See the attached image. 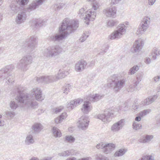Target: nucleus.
<instances>
[{
  "mask_svg": "<svg viewBox=\"0 0 160 160\" xmlns=\"http://www.w3.org/2000/svg\"><path fill=\"white\" fill-rule=\"evenodd\" d=\"M16 88V91L19 95L16 99L19 102L22 104V107L25 109L32 110L37 108L38 104L36 100L41 101L44 99L42 97V91L40 88H34L28 93H22L24 89L21 86H19Z\"/></svg>",
  "mask_w": 160,
  "mask_h": 160,
  "instance_id": "1",
  "label": "nucleus"
},
{
  "mask_svg": "<svg viewBox=\"0 0 160 160\" xmlns=\"http://www.w3.org/2000/svg\"><path fill=\"white\" fill-rule=\"evenodd\" d=\"M78 21L71 20L68 18L65 19L59 28L61 33L51 35L49 36V40L54 42L62 40L77 29L78 27Z\"/></svg>",
  "mask_w": 160,
  "mask_h": 160,
  "instance_id": "2",
  "label": "nucleus"
},
{
  "mask_svg": "<svg viewBox=\"0 0 160 160\" xmlns=\"http://www.w3.org/2000/svg\"><path fill=\"white\" fill-rule=\"evenodd\" d=\"M14 69V67L12 64L2 68L1 72H0V80L6 79L7 80L6 82V84H13L14 82L15 75L12 71Z\"/></svg>",
  "mask_w": 160,
  "mask_h": 160,
  "instance_id": "3",
  "label": "nucleus"
},
{
  "mask_svg": "<svg viewBox=\"0 0 160 160\" xmlns=\"http://www.w3.org/2000/svg\"><path fill=\"white\" fill-rule=\"evenodd\" d=\"M108 82V85L112 88L115 91L118 92L123 87L125 80L120 79L118 75L114 74L111 76Z\"/></svg>",
  "mask_w": 160,
  "mask_h": 160,
  "instance_id": "4",
  "label": "nucleus"
},
{
  "mask_svg": "<svg viewBox=\"0 0 160 160\" xmlns=\"http://www.w3.org/2000/svg\"><path fill=\"white\" fill-rule=\"evenodd\" d=\"M62 51V48L59 45L49 47L45 49L42 51V56L45 58H51L59 55Z\"/></svg>",
  "mask_w": 160,
  "mask_h": 160,
  "instance_id": "5",
  "label": "nucleus"
},
{
  "mask_svg": "<svg viewBox=\"0 0 160 160\" xmlns=\"http://www.w3.org/2000/svg\"><path fill=\"white\" fill-rule=\"evenodd\" d=\"M38 43V38L35 36H32L27 39L22 45L23 47H27L26 50L28 53L32 54L35 52Z\"/></svg>",
  "mask_w": 160,
  "mask_h": 160,
  "instance_id": "6",
  "label": "nucleus"
},
{
  "mask_svg": "<svg viewBox=\"0 0 160 160\" xmlns=\"http://www.w3.org/2000/svg\"><path fill=\"white\" fill-rule=\"evenodd\" d=\"M32 61V55H27L23 57L17 64L18 68L21 70L25 71L28 69V66L31 64Z\"/></svg>",
  "mask_w": 160,
  "mask_h": 160,
  "instance_id": "7",
  "label": "nucleus"
},
{
  "mask_svg": "<svg viewBox=\"0 0 160 160\" xmlns=\"http://www.w3.org/2000/svg\"><path fill=\"white\" fill-rule=\"evenodd\" d=\"M92 8L90 9L87 12L85 19H87L89 21H93L96 17V13L95 11L97 10L99 7V4L97 2H95L93 3Z\"/></svg>",
  "mask_w": 160,
  "mask_h": 160,
  "instance_id": "8",
  "label": "nucleus"
},
{
  "mask_svg": "<svg viewBox=\"0 0 160 160\" xmlns=\"http://www.w3.org/2000/svg\"><path fill=\"white\" fill-rule=\"evenodd\" d=\"M150 19L146 17L143 19L141 22L136 33L138 35L142 34L146 30L150 23Z\"/></svg>",
  "mask_w": 160,
  "mask_h": 160,
  "instance_id": "9",
  "label": "nucleus"
},
{
  "mask_svg": "<svg viewBox=\"0 0 160 160\" xmlns=\"http://www.w3.org/2000/svg\"><path fill=\"white\" fill-rule=\"evenodd\" d=\"M114 111L110 109H106L104 114H101L98 115V118L101 120L105 123L110 122L112 118Z\"/></svg>",
  "mask_w": 160,
  "mask_h": 160,
  "instance_id": "10",
  "label": "nucleus"
},
{
  "mask_svg": "<svg viewBox=\"0 0 160 160\" xmlns=\"http://www.w3.org/2000/svg\"><path fill=\"white\" fill-rule=\"evenodd\" d=\"M37 81L39 82L49 83L56 81L55 75H50L38 77Z\"/></svg>",
  "mask_w": 160,
  "mask_h": 160,
  "instance_id": "11",
  "label": "nucleus"
},
{
  "mask_svg": "<svg viewBox=\"0 0 160 160\" xmlns=\"http://www.w3.org/2000/svg\"><path fill=\"white\" fill-rule=\"evenodd\" d=\"M89 122L88 117L82 116L80 118L78 122V127L79 129L82 130L86 129L88 126Z\"/></svg>",
  "mask_w": 160,
  "mask_h": 160,
  "instance_id": "12",
  "label": "nucleus"
},
{
  "mask_svg": "<svg viewBox=\"0 0 160 160\" xmlns=\"http://www.w3.org/2000/svg\"><path fill=\"white\" fill-rule=\"evenodd\" d=\"M125 120L122 119L114 123L111 126V130L113 132H118L122 129L125 124Z\"/></svg>",
  "mask_w": 160,
  "mask_h": 160,
  "instance_id": "13",
  "label": "nucleus"
},
{
  "mask_svg": "<svg viewBox=\"0 0 160 160\" xmlns=\"http://www.w3.org/2000/svg\"><path fill=\"white\" fill-rule=\"evenodd\" d=\"M87 65V62L86 61L81 59L76 63L75 69L77 72H81L86 68Z\"/></svg>",
  "mask_w": 160,
  "mask_h": 160,
  "instance_id": "14",
  "label": "nucleus"
},
{
  "mask_svg": "<svg viewBox=\"0 0 160 160\" xmlns=\"http://www.w3.org/2000/svg\"><path fill=\"white\" fill-rule=\"evenodd\" d=\"M27 14L24 11L19 12L17 15L15 19V22L17 24H20L24 22L27 18Z\"/></svg>",
  "mask_w": 160,
  "mask_h": 160,
  "instance_id": "15",
  "label": "nucleus"
},
{
  "mask_svg": "<svg viewBox=\"0 0 160 160\" xmlns=\"http://www.w3.org/2000/svg\"><path fill=\"white\" fill-rule=\"evenodd\" d=\"M82 101L83 100L80 98L75 99L69 102L68 103L67 105V108L69 109L72 110L81 104Z\"/></svg>",
  "mask_w": 160,
  "mask_h": 160,
  "instance_id": "16",
  "label": "nucleus"
},
{
  "mask_svg": "<svg viewBox=\"0 0 160 160\" xmlns=\"http://www.w3.org/2000/svg\"><path fill=\"white\" fill-rule=\"evenodd\" d=\"M143 45V42L141 39L135 40L133 45V49L135 52H138L142 48Z\"/></svg>",
  "mask_w": 160,
  "mask_h": 160,
  "instance_id": "17",
  "label": "nucleus"
},
{
  "mask_svg": "<svg viewBox=\"0 0 160 160\" xmlns=\"http://www.w3.org/2000/svg\"><path fill=\"white\" fill-rule=\"evenodd\" d=\"M142 77V75L140 73L137 75V81L136 80L133 81L132 82V84H131V92H133L137 90V85L139 82L141 80Z\"/></svg>",
  "mask_w": 160,
  "mask_h": 160,
  "instance_id": "18",
  "label": "nucleus"
},
{
  "mask_svg": "<svg viewBox=\"0 0 160 160\" xmlns=\"http://www.w3.org/2000/svg\"><path fill=\"white\" fill-rule=\"evenodd\" d=\"M129 26V22H125L123 23L119 24L117 27V29L123 35L124 34L128 28Z\"/></svg>",
  "mask_w": 160,
  "mask_h": 160,
  "instance_id": "19",
  "label": "nucleus"
},
{
  "mask_svg": "<svg viewBox=\"0 0 160 160\" xmlns=\"http://www.w3.org/2000/svg\"><path fill=\"white\" fill-rule=\"evenodd\" d=\"M92 109L91 103L88 101H85L81 108L82 112L84 113L87 114Z\"/></svg>",
  "mask_w": 160,
  "mask_h": 160,
  "instance_id": "20",
  "label": "nucleus"
},
{
  "mask_svg": "<svg viewBox=\"0 0 160 160\" xmlns=\"http://www.w3.org/2000/svg\"><path fill=\"white\" fill-rule=\"evenodd\" d=\"M104 147L103 149V151L106 154L110 153L115 148L116 145L113 143H109L104 144Z\"/></svg>",
  "mask_w": 160,
  "mask_h": 160,
  "instance_id": "21",
  "label": "nucleus"
},
{
  "mask_svg": "<svg viewBox=\"0 0 160 160\" xmlns=\"http://www.w3.org/2000/svg\"><path fill=\"white\" fill-rule=\"evenodd\" d=\"M44 0H35L29 6V8H28V10L30 11L33 10L36 8L38 7L40 5H42Z\"/></svg>",
  "mask_w": 160,
  "mask_h": 160,
  "instance_id": "22",
  "label": "nucleus"
},
{
  "mask_svg": "<svg viewBox=\"0 0 160 160\" xmlns=\"http://www.w3.org/2000/svg\"><path fill=\"white\" fill-rule=\"evenodd\" d=\"M157 98L158 96L156 95L149 97L142 100L141 103L143 105H148L153 102Z\"/></svg>",
  "mask_w": 160,
  "mask_h": 160,
  "instance_id": "23",
  "label": "nucleus"
},
{
  "mask_svg": "<svg viewBox=\"0 0 160 160\" xmlns=\"http://www.w3.org/2000/svg\"><path fill=\"white\" fill-rule=\"evenodd\" d=\"M116 8L114 6H111L106 10V16L109 17H115L116 16Z\"/></svg>",
  "mask_w": 160,
  "mask_h": 160,
  "instance_id": "24",
  "label": "nucleus"
},
{
  "mask_svg": "<svg viewBox=\"0 0 160 160\" xmlns=\"http://www.w3.org/2000/svg\"><path fill=\"white\" fill-rule=\"evenodd\" d=\"M102 97L98 94H91L87 96V99L90 101L96 102L100 100Z\"/></svg>",
  "mask_w": 160,
  "mask_h": 160,
  "instance_id": "25",
  "label": "nucleus"
},
{
  "mask_svg": "<svg viewBox=\"0 0 160 160\" xmlns=\"http://www.w3.org/2000/svg\"><path fill=\"white\" fill-rule=\"evenodd\" d=\"M123 35L117 30L114 31L108 36V38L111 40L118 39L122 38Z\"/></svg>",
  "mask_w": 160,
  "mask_h": 160,
  "instance_id": "26",
  "label": "nucleus"
},
{
  "mask_svg": "<svg viewBox=\"0 0 160 160\" xmlns=\"http://www.w3.org/2000/svg\"><path fill=\"white\" fill-rule=\"evenodd\" d=\"M152 135H147L142 136L139 139V142L142 143H148L153 138Z\"/></svg>",
  "mask_w": 160,
  "mask_h": 160,
  "instance_id": "27",
  "label": "nucleus"
},
{
  "mask_svg": "<svg viewBox=\"0 0 160 160\" xmlns=\"http://www.w3.org/2000/svg\"><path fill=\"white\" fill-rule=\"evenodd\" d=\"M20 5L17 2L15 3H12L10 5L11 10L15 13H17L20 9Z\"/></svg>",
  "mask_w": 160,
  "mask_h": 160,
  "instance_id": "28",
  "label": "nucleus"
},
{
  "mask_svg": "<svg viewBox=\"0 0 160 160\" xmlns=\"http://www.w3.org/2000/svg\"><path fill=\"white\" fill-rule=\"evenodd\" d=\"M68 74V72L67 71H64L63 72L59 71L58 73V75H55V78L56 81L60 79H62L65 77Z\"/></svg>",
  "mask_w": 160,
  "mask_h": 160,
  "instance_id": "29",
  "label": "nucleus"
},
{
  "mask_svg": "<svg viewBox=\"0 0 160 160\" xmlns=\"http://www.w3.org/2000/svg\"><path fill=\"white\" fill-rule=\"evenodd\" d=\"M160 55V51L156 48H153L151 54V58L153 60H155L157 58V56Z\"/></svg>",
  "mask_w": 160,
  "mask_h": 160,
  "instance_id": "30",
  "label": "nucleus"
},
{
  "mask_svg": "<svg viewBox=\"0 0 160 160\" xmlns=\"http://www.w3.org/2000/svg\"><path fill=\"white\" fill-rule=\"evenodd\" d=\"M67 115L66 112L62 113L59 117H58L55 119L56 123L58 124L61 123L63 120L67 117Z\"/></svg>",
  "mask_w": 160,
  "mask_h": 160,
  "instance_id": "31",
  "label": "nucleus"
},
{
  "mask_svg": "<svg viewBox=\"0 0 160 160\" xmlns=\"http://www.w3.org/2000/svg\"><path fill=\"white\" fill-rule=\"evenodd\" d=\"M34 142L33 137L31 134L28 135L25 140V143L27 145H29L32 144Z\"/></svg>",
  "mask_w": 160,
  "mask_h": 160,
  "instance_id": "32",
  "label": "nucleus"
},
{
  "mask_svg": "<svg viewBox=\"0 0 160 160\" xmlns=\"http://www.w3.org/2000/svg\"><path fill=\"white\" fill-rule=\"evenodd\" d=\"M32 129L36 132H40L42 129V126L40 123H36L32 126Z\"/></svg>",
  "mask_w": 160,
  "mask_h": 160,
  "instance_id": "33",
  "label": "nucleus"
},
{
  "mask_svg": "<svg viewBox=\"0 0 160 160\" xmlns=\"http://www.w3.org/2000/svg\"><path fill=\"white\" fill-rule=\"evenodd\" d=\"M52 132L55 137H60L61 136V133L60 130L56 127H53Z\"/></svg>",
  "mask_w": 160,
  "mask_h": 160,
  "instance_id": "34",
  "label": "nucleus"
},
{
  "mask_svg": "<svg viewBox=\"0 0 160 160\" xmlns=\"http://www.w3.org/2000/svg\"><path fill=\"white\" fill-rule=\"evenodd\" d=\"M71 89L72 86L70 84H65L62 88V91L64 93L67 94Z\"/></svg>",
  "mask_w": 160,
  "mask_h": 160,
  "instance_id": "35",
  "label": "nucleus"
},
{
  "mask_svg": "<svg viewBox=\"0 0 160 160\" xmlns=\"http://www.w3.org/2000/svg\"><path fill=\"white\" fill-rule=\"evenodd\" d=\"M127 151L124 149H120L114 153L115 157H120L124 155Z\"/></svg>",
  "mask_w": 160,
  "mask_h": 160,
  "instance_id": "36",
  "label": "nucleus"
},
{
  "mask_svg": "<svg viewBox=\"0 0 160 160\" xmlns=\"http://www.w3.org/2000/svg\"><path fill=\"white\" fill-rule=\"evenodd\" d=\"M9 105L10 107L13 110H16L18 106L17 102L14 101H11Z\"/></svg>",
  "mask_w": 160,
  "mask_h": 160,
  "instance_id": "37",
  "label": "nucleus"
},
{
  "mask_svg": "<svg viewBox=\"0 0 160 160\" xmlns=\"http://www.w3.org/2000/svg\"><path fill=\"white\" fill-rule=\"evenodd\" d=\"M139 160H154V156L152 154L151 155L147 154L143 156Z\"/></svg>",
  "mask_w": 160,
  "mask_h": 160,
  "instance_id": "38",
  "label": "nucleus"
},
{
  "mask_svg": "<svg viewBox=\"0 0 160 160\" xmlns=\"http://www.w3.org/2000/svg\"><path fill=\"white\" fill-rule=\"evenodd\" d=\"M65 138V141L69 143L73 142L75 140V139L73 137L70 135L66 136Z\"/></svg>",
  "mask_w": 160,
  "mask_h": 160,
  "instance_id": "39",
  "label": "nucleus"
},
{
  "mask_svg": "<svg viewBox=\"0 0 160 160\" xmlns=\"http://www.w3.org/2000/svg\"><path fill=\"white\" fill-rule=\"evenodd\" d=\"M42 22L41 20L37 19L35 21H34L32 22V25L36 27L41 26L42 25L41 23Z\"/></svg>",
  "mask_w": 160,
  "mask_h": 160,
  "instance_id": "40",
  "label": "nucleus"
},
{
  "mask_svg": "<svg viewBox=\"0 0 160 160\" xmlns=\"http://www.w3.org/2000/svg\"><path fill=\"white\" fill-rule=\"evenodd\" d=\"M96 160H108V158L101 154H97L96 156Z\"/></svg>",
  "mask_w": 160,
  "mask_h": 160,
  "instance_id": "41",
  "label": "nucleus"
},
{
  "mask_svg": "<svg viewBox=\"0 0 160 160\" xmlns=\"http://www.w3.org/2000/svg\"><path fill=\"white\" fill-rule=\"evenodd\" d=\"M151 112L150 109H146L140 112L139 113V116L142 117L147 114Z\"/></svg>",
  "mask_w": 160,
  "mask_h": 160,
  "instance_id": "42",
  "label": "nucleus"
},
{
  "mask_svg": "<svg viewBox=\"0 0 160 160\" xmlns=\"http://www.w3.org/2000/svg\"><path fill=\"white\" fill-rule=\"evenodd\" d=\"M63 4H55L52 7V8L55 11H58L62 8Z\"/></svg>",
  "mask_w": 160,
  "mask_h": 160,
  "instance_id": "43",
  "label": "nucleus"
},
{
  "mask_svg": "<svg viewBox=\"0 0 160 160\" xmlns=\"http://www.w3.org/2000/svg\"><path fill=\"white\" fill-rule=\"evenodd\" d=\"M87 12L85 11V9L83 8H82L79 10V11L78 12V13L81 15L82 18V17L84 16V14H86L85 17L84 18V19L85 20V17H86ZM80 17H81V16H80ZM86 20L88 21L87 19H86Z\"/></svg>",
  "mask_w": 160,
  "mask_h": 160,
  "instance_id": "44",
  "label": "nucleus"
},
{
  "mask_svg": "<svg viewBox=\"0 0 160 160\" xmlns=\"http://www.w3.org/2000/svg\"><path fill=\"white\" fill-rule=\"evenodd\" d=\"M139 68V66L137 65H135L132 68H131V74H134L138 71Z\"/></svg>",
  "mask_w": 160,
  "mask_h": 160,
  "instance_id": "45",
  "label": "nucleus"
},
{
  "mask_svg": "<svg viewBox=\"0 0 160 160\" xmlns=\"http://www.w3.org/2000/svg\"><path fill=\"white\" fill-rule=\"evenodd\" d=\"M69 151L67 150L58 153V155L59 157H68L69 156Z\"/></svg>",
  "mask_w": 160,
  "mask_h": 160,
  "instance_id": "46",
  "label": "nucleus"
},
{
  "mask_svg": "<svg viewBox=\"0 0 160 160\" xmlns=\"http://www.w3.org/2000/svg\"><path fill=\"white\" fill-rule=\"evenodd\" d=\"M133 128L134 129L137 130L140 129L142 125L141 124H138L135 122H134L132 124Z\"/></svg>",
  "mask_w": 160,
  "mask_h": 160,
  "instance_id": "47",
  "label": "nucleus"
},
{
  "mask_svg": "<svg viewBox=\"0 0 160 160\" xmlns=\"http://www.w3.org/2000/svg\"><path fill=\"white\" fill-rule=\"evenodd\" d=\"M6 115L8 117H9L10 119L12 118L15 115V112L13 111H7L6 112Z\"/></svg>",
  "mask_w": 160,
  "mask_h": 160,
  "instance_id": "48",
  "label": "nucleus"
},
{
  "mask_svg": "<svg viewBox=\"0 0 160 160\" xmlns=\"http://www.w3.org/2000/svg\"><path fill=\"white\" fill-rule=\"evenodd\" d=\"M29 0H17V2L20 5H25L27 4Z\"/></svg>",
  "mask_w": 160,
  "mask_h": 160,
  "instance_id": "49",
  "label": "nucleus"
},
{
  "mask_svg": "<svg viewBox=\"0 0 160 160\" xmlns=\"http://www.w3.org/2000/svg\"><path fill=\"white\" fill-rule=\"evenodd\" d=\"M115 22L113 20H109L107 23V26L108 27H112L114 26Z\"/></svg>",
  "mask_w": 160,
  "mask_h": 160,
  "instance_id": "50",
  "label": "nucleus"
},
{
  "mask_svg": "<svg viewBox=\"0 0 160 160\" xmlns=\"http://www.w3.org/2000/svg\"><path fill=\"white\" fill-rule=\"evenodd\" d=\"M88 37V35L85 33L83 34L79 39L80 41L81 42H83Z\"/></svg>",
  "mask_w": 160,
  "mask_h": 160,
  "instance_id": "51",
  "label": "nucleus"
},
{
  "mask_svg": "<svg viewBox=\"0 0 160 160\" xmlns=\"http://www.w3.org/2000/svg\"><path fill=\"white\" fill-rule=\"evenodd\" d=\"M68 151L69 152V156L77 155L78 154L77 152L73 149L68 150Z\"/></svg>",
  "mask_w": 160,
  "mask_h": 160,
  "instance_id": "52",
  "label": "nucleus"
},
{
  "mask_svg": "<svg viewBox=\"0 0 160 160\" xmlns=\"http://www.w3.org/2000/svg\"><path fill=\"white\" fill-rule=\"evenodd\" d=\"M105 144L102 142H101L98 144L96 147L98 149H103V147H105L104 146Z\"/></svg>",
  "mask_w": 160,
  "mask_h": 160,
  "instance_id": "53",
  "label": "nucleus"
},
{
  "mask_svg": "<svg viewBox=\"0 0 160 160\" xmlns=\"http://www.w3.org/2000/svg\"><path fill=\"white\" fill-rule=\"evenodd\" d=\"M63 109V107L62 106H60L59 108H56L55 109V112L56 113H57L59 112H60Z\"/></svg>",
  "mask_w": 160,
  "mask_h": 160,
  "instance_id": "54",
  "label": "nucleus"
},
{
  "mask_svg": "<svg viewBox=\"0 0 160 160\" xmlns=\"http://www.w3.org/2000/svg\"><path fill=\"white\" fill-rule=\"evenodd\" d=\"M156 0H148V5L150 6L153 5L155 2H156Z\"/></svg>",
  "mask_w": 160,
  "mask_h": 160,
  "instance_id": "55",
  "label": "nucleus"
},
{
  "mask_svg": "<svg viewBox=\"0 0 160 160\" xmlns=\"http://www.w3.org/2000/svg\"><path fill=\"white\" fill-rule=\"evenodd\" d=\"M160 79V76H159L155 77L153 78V81L155 82H157L159 81Z\"/></svg>",
  "mask_w": 160,
  "mask_h": 160,
  "instance_id": "56",
  "label": "nucleus"
},
{
  "mask_svg": "<svg viewBox=\"0 0 160 160\" xmlns=\"http://www.w3.org/2000/svg\"><path fill=\"white\" fill-rule=\"evenodd\" d=\"M92 158L90 157L83 158L81 159H78V160H91Z\"/></svg>",
  "mask_w": 160,
  "mask_h": 160,
  "instance_id": "57",
  "label": "nucleus"
},
{
  "mask_svg": "<svg viewBox=\"0 0 160 160\" xmlns=\"http://www.w3.org/2000/svg\"><path fill=\"white\" fill-rule=\"evenodd\" d=\"M145 62L147 64H149L151 62V59L149 58H146L145 59Z\"/></svg>",
  "mask_w": 160,
  "mask_h": 160,
  "instance_id": "58",
  "label": "nucleus"
},
{
  "mask_svg": "<svg viewBox=\"0 0 160 160\" xmlns=\"http://www.w3.org/2000/svg\"><path fill=\"white\" fill-rule=\"evenodd\" d=\"M121 0H111V3L115 4L118 3Z\"/></svg>",
  "mask_w": 160,
  "mask_h": 160,
  "instance_id": "59",
  "label": "nucleus"
},
{
  "mask_svg": "<svg viewBox=\"0 0 160 160\" xmlns=\"http://www.w3.org/2000/svg\"><path fill=\"white\" fill-rule=\"evenodd\" d=\"M52 157H44L42 159H40V160H51Z\"/></svg>",
  "mask_w": 160,
  "mask_h": 160,
  "instance_id": "60",
  "label": "nucleus"
},
{
  "mask_svg": "<svg viewBox=\"0 0 160 160\" xmlns=\"http://www.w3.org/2000/svg\"><path fill=\"white\" fill-rule=\"evenodd\" d=\"M138 108V106L137 105L136 103H135V104H134L132 105V109L135 110L137 109Z\"/></svg>",
  "mask_w": 160,
  "mask_h": 160,
  "instance_id": "61",
  "label": "nucleus"
},
{
  "mask_svg": "<svg viewBox=\"0 0 160 160\" xmlns=\"http://www.w3.org/2000/svg\"><path fill=\"white\" fill-rule=\"evenodd\" d=\"M65 160H78L77 158L74 157H72L71 158H68Z\"/></svg>",
  "mask_w": 160,
  "mask_h": 160,
  "instance_id": "62",
  "label": "nucleus"
},
{
  "mask_svg": "<svg viewBox=\"0 0 160 160\" xmlns=\"http://www.w3.org/2000/svg\"><path fill=\"white\" fill-rule=\"evenodd\" d=\"M141 117L140 116L136 117L135 118V121H140L141 120Z\"/></svg>",
  "mask_w": 160,
  "mask_h": 160,
  "instance_id": "63",
  "label": "nucleus"
},
{
  "mask_svg": "<svg viewBox=\"0 0 160 160\" xmlns=\"http://www.w3.org/2000/svg\"><path fill=\"white\" fill-rule=\"evenodd\" d=\"M30 160H40L39 158H38V157H32L30 159Z\"/></svg>",
  "mask_w": 160,
  "mask_h": 160,
  "instance_id": "64",
  "label": "nucleus"
}]
</instances>
